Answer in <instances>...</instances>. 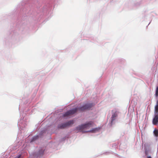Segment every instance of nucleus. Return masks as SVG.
I'll return each mask as SVG.
<instances>
[{
	"label": "nucleus",
	"mask_w": 158,
	"mask_h": 158,
	"mask_svg": "<svg viewBox=\"0 0 158 158\" xmlns=\"http://www.w3.org/2000/svg\"><path fill=\"white\" fill-rule=\"evenodd\" d=\"M147 158H152L150 156H148Z\"/></svg>",
	"instance_id": "11"
},
{
	"label": "nucleus",
	"mask_w": 158,
	"mask_h": 158,
	"mask_svg": "<svg viewBox=\"0 0 158 158\" xmlns=\"http://www.w3.org/2000/svg\"><path fill=\"white\" fill-rule=\"evenodd\" d=\"M155 111L156 114L152 120V123L154 125L158 124V106L156 105L155 107Z\"/></svg>",
	"instance_id": "4"
},
{
	"label": "nucleus",
	"mask_w": 158,
	"mask_h": 158,
	"mask_svg": "<svg viewBox=\"0 0 158 158\" xmlns=\"http://www.w3.org/2000/svg\"><path fill=\"white\" fill-rule=\"evenodd\" d=\"M153 133L155 136L157 137L158 136V130L155 129L153 131Z\"/></svg>",
	"instance_id": "6"
},
{
	"label": "nucleus",
	"mask_w": 158,
	"mask_h": 158,
	"mask_svg": "<svg viewBox=\"0 0 158 158\" xmlns=\"http://www.w3.org/2000/svg\"><path fill=\"white\" fill-rule=\"evenodd\" d=\"M93 123L92 121H90L88 123L84 124H82L76 127V130L79 131H82L83 132H91L93 133H94L98 131L99 129L98 128H95L92 129L91 130L88 131H84V129H89L90 127H92Z\"/></svg>",
	"instance_id": "2"
},
{
	"label": "nucleus",
	"mask_w": 158,
	"mask_h": 158,
	"mask_svg": "<svg viewBox=\"0 0 158 158\" xmlns=\"http://www.w3.org/2000/svg\"><path fill=\"white\" fill-rule=\"evenodd\" d=\"M44 151L43 150H42L41 151H40V153L41 155H42L43 154Z\"/></svg>",
	"instance_id": "9"
},
{
	"label": "nucleus",
	"mask_w": 158,
	"mask_h": 158,
	"mask_svg": "<svg viewBox=\"0 0 158 158\" xmlns=\"http://www.w3.org/2000/svg\"><path fill=\"white\" fill-rule=\"evenodd\" d=\"M117 115H118L117 111L112 114L111 117L112 122L113 121L115 120V117H116L117 116Z\"/></svg>",
	"instance_id": "5"
},
{
	"label": "nucleus",
	"mask_w": 158,
	"mask_h": 158,
	"mask_svg": "<svg viewBox=\"0 0 158 158\" xmlns=\"http://www.w3.org/2000/svg\"><path fill=\"white\" fill-rule=\"evenodd\" d=\"M155 95L156 96H158V86L157 87Z\"/></svg>",
	"instance_id": "8"
},
{
	"label": "nucleus",
	"mask_w": 158,
	"mask_h": 158,
	"mask_svg": "<svg viewBox=\"0 0 158 158\" xmlns=\"http://www.w3.org/2000/svg\"><path fill=\"white\" fill-rule=\"evenodd\" d=\"M20 157H21V155H19L18 156L17 158H20Z\"/></svg>",
	"instance_id": "10"
},
{
	"label": "nucleus",
	"mask_w": 158,
	"mask_h": 158,
	"mask_svg": "<svg viewBox=\"0 0 158 158\" xmlns=\"http://www.w3.org/2000/svg\"><path fill=\"white\" fill-rule=\"evenodd\" d=\"M39 136L38 135H37V136L34 137L33 138V139L31 141H35V140L39 138Z\"/></svg>",
	"instance_id": "7"
},
{
	"label": "nucleus",
	"mask_w": 158,
	"mask_h": 158,
	"mask_svg": "<svg viewBox=\"0 0 158 158\" xmlns=\"http://www.w3.org/2000/svg\"><path fill=\"white\" fill-rule=\"evenodd\" d=\"M73 123L74 121L73 120H70L65 123H62L59 125L58 127L59 128L63 129L71 126Z\"/></svg>",
	"instance_id": "3"
},
{
	"label": "nucleus",
	"mask_w": 158,
	"mask_h": 158,
	"mask_svg": "<svg viewBox=\"0 0 158 158\" xmlns=\"http://www.w3.org/2000/svg\"><path fill=\"white\" fill-rule=\"evenodd\" d=\"M94 105L92 103H87L85 104L78 109L76 108L68 111L63 114L64 117H68L75 113L77 110L80 111H83L85 110L90 109Z\"/></svg>",
	"instance_id": "1"
},
{
	"label": "nucleus",
	"mask_w": 158,
	"mask_h": 158,
	"mask_svg": "<svg viewBox=\"0 0 158 158\" xmlns=\"http://www.w3.org/2000/svg\"><path fill=\"white\" fill-rule=\"evenodd\" d=\"M156 105L158 106V100L157 101Z\"/></svg>",
	"instance_id": "12"
}]
</instances>
